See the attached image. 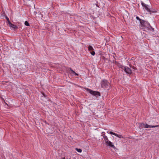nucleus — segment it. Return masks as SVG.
I'll return each instance as SVG.
<instances>
[{
  "label": "nucleus",
  "mask_w": 159,
  "mask_h": 159,
  "mask_svg": "<svg viewBox=\"0 0 159 159\" xmlns=\"http://www.w3.org/2000/svg\"><path fill=\"white\" fill-rule=\"evenodd\" d=\"M68 72L70 74H73L75 75L78 76V74L75 73L71 68H68L67 70Z\"/></svg>",
  "instance_id": "nucleus-6"
},
{
  "label": "nucleus",
  "mask_w": 159,
  "mask_h": 159,
  "mask_svg": "<svg viewBox=\"0 0 159 159\" xmlns=\"http://www.w3.org/2000/svg\"><path fill=\"white\" fill-rule=\"evenodd\" d=\"M94 50L92 47L89 45L88 47V50L89 51H93Z\"/></svg>",
  "instance_id": "nucleus-12"
},
{
  "label": "nucleus",
  "mask_w": 159,
  "mask_h": 159,
  "mask_svg": "<svg viewBox=\"0 0 159 159\" xmlns=\"http://www.w3.org/2000/svg\"><path fill=\"white\" fill-rule=\"evenodd\" d=\"M134 68H135V67H134V66H133V69H134Z\"/></svg>",
  "instance_id": "nucleus-20"
},
{
  "label": "nucleus",
  "mask_w": 159,
  "mask_h": 159,
  "mask_svg": "<svg viewBox=\"0 0 159 159\" xmlns=\"http://www.w3.org/2000/svg\"><path fill=\"white\" fill-rule=\"evenodd\" d=\"M136 19L137 20H139V21H140V22H141V20H141V19H140V18H139V17L138 16H137L136 17Z\"/></svg>",
  "instance_id": "nucleus-16"
},
{
  "label": "nucleus",
  "mask_w": 159,
  "mask_h": 159,
  "mask_svg": "<svg viewBox=\"0 0 159 159\" xmlns=\"http://www.w3.org/2000/svg\"><path fill=\"white\" fill-rule=\"evenodd\" d=\"M96 6H98L97 5V4H96Z\"/></svg>",
  "instance_id": "nucleus-21"
},
{
  "label": "nucleus",
  "mask_w": 159,
  "mask_h": 159,
  "mask_svg": "<svg viewBox=\"0 0 159 159\" xmlns=\"http://www.w3.org/2000/svg\"><path fill=\"white\" fill-rule=\"evenodd\" d=\"M148 29H151L152 30V31H154V28H152V27H149V28H148Z\"/></svg>",
  "instance_id": "nucleus-18"
},
{
  "label": "nucleus",
  "mask_w": 159,
  "mask_h": 159,
  "mask_svg": "<svg viewBox=\"0 0 159 159\" xmlns=\"http://www.w3.org/2000/svg\"><path fill=\"white\" fill-rule=\"evenodd\" d=\"M103 138L105 142V143H107L109 141L107 137L105 134H104L103 135Z\"/></svg>",
  "instance_id": "nucleus-11"
},
{
  "label": "nucleus",
  "mask_w": 159,
  "mask_h": 159,
  "mask_svg": "<svg viewBox=\"0 0 159 159\" xmlns=\"http://www.w3.org/2000/svg\"><path fill=\"white\" fill-rule=\"evenodd\" d=\"M90 53L93 56H94L95 54V52L94 51H93L92 52H90Z\"/></svg>",
  "instance_id": "nucleus-17"
},
{
  "label": "nucleus",
  "mask_w": 159,
  "mask_h": 159,
  "mask_svg": "<svg viewBox=\"0 0 159 159\" xmlns=\"http://www.w3.org/2000/svg\"><path fill=\"white\" fill-rule=\"evenodd\" d=\"M140 26L142 29H144L145 28H149L151 27L150 24L147 21H144L143 20H141L140 23Z\"/></svg>",
  "instance_id": "nucleus-1"
},
{
  "label": "nucleus",
  "mask_w": 159,
  "mask_h": 159,
  "mask_svg": "<svg viewBox=\"0 0 159 159\" xmlns=\"http://www.w3.org/2000/svg\"><path fill=\"white\" fill-rule=\"evenodd\" d=\"M85 89L89 93L97 97L100 96L101 95L100 93L99 92L94 91L87 88H85Z\"/></svg>",
  "instance_id": "nucleus-2"
},
{
  "label": "nucleus",
  "mask_w": 159,
  "mask_h": 159,
  "mask_svg": "<svg viewBox=\"0 0 159 159\" xmlns=\"http://www.w3.org/2000/svg\"><path fill=\"white\" fill-rule=\"evenodd\" d=\"M75 150L79 152H81L82 151V150L79 148H76Z\"/></svg>",
  "instance_id": "nucleus-13"
},
{
  "label": "nucleus",
  "mask_w": 159,
  "mask_h": 159,
  "mask_svg": "<svg viewBox=\"0 0 159 159\" xmlns=\"http://www.w3.org/2000/svg\"><path fill=\"white\" fill-rule=\"evenodd\" d=\"M101 84V87L103 88H107L110 85V84L108 81L105 80L102 81Z\"/></svg>",
  "instance_id": "nucleus-3"
},
{
  "label": "nucleus",
  "mask_w": 159,
  "mask_h": 159,
  "mask_svg": "<svg viewBox=\"0 0 159 159\" xmlns=\"http://www.w3.org/2000/svg\"><path fill=\"white\" fill-rule=\"evenodd\" d=\"M143 125H144V127L145 128H155V127H159V125H148L147 124H144Z\"/></svg>",
  "instance_id": "nucleus-8"
},
{
  "label": "nucleus",
  "mask_w": 159,
  "mask_h": 159,
  "mask_svg": "<svg viewBox=\"0 0 159 159\" xmlns=\"http://www.w3.org/2000/svg\"><path fill=\"white\" fill-rule=\"evenodd\" d=\"M107 146H109L110 147L114 149L116 148L115 146L112 144V143L109 140L107 143H106Z\"/></svg>",
  "instance_id": "nucleus-7"
},
{
  "label": "nucleus",
  "mask_w": 159,
  "mask_h": 159,
  "mask_svg": "<svg viewBox=\"0 0 159 159\" xmlns=\"http://www.w3.org/2000/svg\"><path fill=\"white\" fill-rule=\"evenodd\" d=\"M62 159H65V157H63Z\"/></svg>",
  "instance_id": "nucleus-19"
},
{
  "label": "nucleus",
  "mask_w": 159,
  "mask_h": 159,
  "mask_svg": "<svg viewBox=\"0 0 159 159\" xmlns=\"http://www.w3.org/2000/svg\"><path fill=\"white\" fill-rule=\"evenodd\" d=\"M141 3L142 6L144 7V8H145V10L146 11H147L148 12H151L150 10L148 7V5L145 4L142 1H141Z\"/></svg>",
  "instance_id": "nucleus-5"
},
{
  "label": "nucleus",
  "mask_w": 159,
  "mask_h": 159,
  "mask_svg": "<svg viewBox=\"0 0 159 159\" xmlns=\"http://www.w3.org/2000/svg\"><path fill=\"white\" fill-rule=\"evenodd\" d=\"M25 25L27 26H30V24L27 21H26L25 22Z\"/></svg>",
  "instance_id": "nucleus-15"
},
{
  "label": "nucleus",
  "mask_w": 159,
  "mask_h": 159,
  "mask_svg": "<svg viewBox=\"0 0 159 159\" xmlns=\"http://www.w3.org/2000/svg\"><path fill=\"white\" fill-rule=\"evenodd\" d=\"M5 16L6 18V19L7 20V21L8 24L9 23H10L11 22L10 21L9 18L7 16Z\"/></svg>",
  "instance_id": "nucleus-14"
},
{
  "label": "nucleus",
  "mask_w": 159,
  "mask_h": 159,
  "mask_svg": "<svg viewBox=\"0 0 159 159\" xmlns=\"http://www.w3.org/2000/svg\"><path fill=\"white\" fill-rule=\"evenodd\" d=\"M109 133L111 134H112L114 135H115L119 138H123V137L121 135L116 134L115 133H114L112 131H110Z\"/></svg>",
  "instance_id": "nucleus-9"
},
{
  "label": "nucleus",
  "mask_w": 159,
  "mask_h": 159,
  "mask_svg": "<svg viewBox=\"0 0 159 159\" xmlns=\"http://www.w3.org/2000/svg\"><path fill=\"white\" fill-rule=\"evenodd\" d=\"M121 68L123 69L126 73L129 74H132V71L130 68L128 67H124L123 66H122Z\"/></svg>",
  "instance_id": "nucleus-4"
},
{
  "label": "nucleus",
  "mask_w": 159,
  "mask_h": 159,
  "mask_svg": "<svg viewBox=\"0 0 159 159\" xmlns=\"http://www.w3.org/2000/svg\"><path fill=\"white\" fill-rule=\"evenodd\" d=\"M8 24H9L10 27L11 28H12L14 29H15L17 28V27L16 25L12 24L11 22L9 23Z\"/></svg>",
  "instance_id": "nucleus-10"
}]
</instances>
